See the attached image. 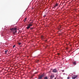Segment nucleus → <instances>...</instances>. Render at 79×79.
<instances>
[{
    "mask_svg": "<svg viewBox=\"0 0 79 79\" xmlns=\"http://www.w3.org/2000/svg\"><path fill=\"white\" fill-rule=\"evenodd\" d=\"M39 61V60H38V61Z\"/></svg>",
    "mask_w": 79,
    "mask_h": 79,
    "instance_id": "22",
    "label": "nucleus"
},
{
    "mask_svg": "<svg viewBox=\"0 0 79 79\" xmlns=\"http://www.w3.org/2000/svg\"><path fill=\"white\" fill-rule=\"evenodd\" d=\"M33 29H34V27H31V28H30V30H32Z\"/></svg>",
    "mask_w": 79,
    "mask_h": 79,
    "instance_id": "12",
    "label": "nucleus"
},
{
    "mask_svg": "<svg viewBox=\"0 0 79 79\" xmlns=\"http://www.w3.org/2000/svg\"><path fill=\"white\" fill-rule=\"evenodd\" d=\"M67 79H69V77H68L67 78Z\"/></svg>",
    "mask_w": 79,
    "mask_h": 79,
    "instance_id": "18",
    "label": "nucleus"
},
{
    "mask_svg": "<svg viewBox=\"0 0 79 79\" xmlns=\"http://www.w3.org/2000/svg\"><path fill=\"white\" fill-rule=\"evenodd\" d=\"M52 72L53 73H57V70H56V69H55L53 70Z\"/></svg>",
    "mask_w": 79,
    "mask_h": 79,
    "instance_id": "4",
    "label": "nucleus"
},
{
    "mask_svg": "<svg viewBox=\"0 0 79 79\" xmlns=\"http://www.w3.org/2000/svg\"><path fill=\"white\" fill-rule=\"evenodd\" d=\"M44 79H48L47 77H44Z\"/></svg>",
    "mask_w": 79,
    "mask_h": 79,
    "instance_id": "10",
    "label": "nucleus"
},
{
    "mask_svg": "<svg viewBox=\"0 0 79 79\" xmlns=\"http://www.w3.org/2000/svg\"><path fill=\"white\" fill-rule=\"evenodd\" d=\"M55 6L56 7V6H58V4L56 3L55 5Z\"/></svg>",
    "mask_w": 79,
    "mask_h": 79,
    "instance_id": "8",
    "label": "nucleus"
},
{
    "mask_svg": "<svg viewBox=\"0 0 79 79\" xmlns=\"http://www.w3.org/2000/svg\"><path fill=\"white\" fill-rule=\"evenodd\" d=\"M10 31L12 32L13 34H15V33H16V32H17V29L16 27L13 28H12L10 29Z\"/></svg>",
    "mask_w": 79,
    "mask_h": 79,
    "instance_id": "1",
    "label": "nucleus"
},
{
    "mask_svg": "<svg viewBox=\"0 0 79 79\" xmlns=\"http://www.w3.org/2000/svg\"><path fill=\"white\" fill-rule=\"evenodd\" d=\"M54 6V8H56V7L55 6Z\"/></svg>",
    "mask_w": 79,
    "mask_h": 79,
    "instance_id": "19",
    "label": "nucleus"
},
{
    "mask_svg": "<svg viewBox=\"0 0 79 79\" xmlns=\"http://www.w3.org/2000/svg\"><path fill=\"white\" fill-rule=\"evenodd\" d=\"M8 52V50H6V51H5V53H6V52Z\"/></svg>",
    "mask_w": 79,
    "mask_h": 79,
    "instance_id": "13",
    "label": "nucleus"
},
{
    "mask_svg": "<svg viewBox=\"0 0 79 79\" xmlns=\"http://www.w3.org/2000/svg\"><path fill=\"white\" fill-rule=\"evenodd\" d=\"M46 17V15H45L43 16L44 18H45Z\"/></svg>",
    "mask_w": 79,
    "mask_h": 79,
    "instance_id": "14",
    "label": "nucleus"
},
{
    "mask_svg": "<svg viewBox=\"0 0 79 79\" xmlns=\"http://www.w3.org/2000/svg\"><path fill=\"white\" fill-rule=\"evenodd\" d=\"M77 77V75H74L72 77V79H75Z\"/></svg>",
    "mask_w": 79,
    "mask_h": 79,
    "instance_id": "5",
    "label": "nucleus"
},
{
    "mask_svg": "<svg viewBox=\"0 0 79 79\" xmlns=\"http://www.w3.org/2000/svg\"><path fill=\"white\" fill-rule=\"evenodd\" d=\"M55 79H56V78L55 77Z\"/></svg>",
    "mask_w": 79,
    "mask_h": 79,
    "instance_id": "23",
    "label": "nucleus"
},
{
    "mask_svg": "<svg viewBox=\"0 0 79 79\" xmlns=\"http://www.w3.org/2000/svg\"><path fill=\"white\" fill-rule=\"evenodd\" d=\"M21 43H18V44L19 45H21Z\"/></svg>",
    "mask_w": 79,
    "mask_h": 79,
    "instance_id": "11",
    "label": "nucleus"
},
{
    "mask_svg": "<svg viewBox=\"0 0 79 79\" xmlns=\"http://www.w3.org/2000/svg\"><path fill=\"white\" fill-rule=\"evenodd\" d=\"M54 77H55V76H54V75H52L50 76V78L51 79H53Z\"/></svg>",
    "mask_w": 79,
    "mask_h": 79,
    "instance_id": "6",
    "label": "nucleus"
},
{
    "mask_svg": "<svg viewBox=\"0 0 79 79\" xmlns=\"http://www.w3.org/2000/svg\"><path fill=\"white\" fill-rule=\"evenodd\" d=\"M66 49H68V48H67Z\"/></svg>",
    "mask_w": 79,
    "mask_h": 79,
    "instance_id": "21",
    "label": "nucleus"
},
{
    "mask_svg": "<svg viewBox=\"0 0 79 79\" xmlns=\"http://www.w3.org/2000/svg\"><path fill=\"white\" fill-rule=\"evenodd\" d=\"M73 64H76V61H74V62H73Z\"/></svg>",
    "mask_w": 79,
    "mask_h": 79,
    "instance_id": "9",
    "label": "nucleus"
},
{
    "mask_svg": "<svg viewBox=\"0 0 79 79\" xmlns=\"http://www.w3.org/2000/svg\"><path fill=\"white\" fill-rule=\"evenodd\" d=\"M44 76V74H42L41 75L39 76L38 79H41L42 78V77Z\"/></svg>",
    "mask_w": 79,
    "mask_h": 79,
    "instance_id": "2",
    "label": "nucleus"
},
{
    "mask_svg": "<svg viewBox=\"0 0 79 79\" xmlns=\"http://www.w3.org/2000/svg\"><path fill=\"white\" fill-rule=\"evenodd\" d=\"M27 19V18H25V19H25L26 20V19Z\"/></svg>",
    "mask_w": 79,
    "mask_h": 79,
    "instance_id": "20",
    "label": "nucleus"
},
{
    "mask_svg": "<svg viewBox=\"0 0 79 79\" xmlns=\"http://www.w3.org/2000/svg\"><path fill=\"white\" fill-rule=\"evenodd\" d=\"M32 23H33V22H32L30 23L28 25V26H29L30 27L31 26H32V25H33Z\"/></svg>",
    "mask_w": 79,
    "mask_h": 79,
    "instance_id": "3",
    "label": "nucleus"
},
{
    "mask_svg": "<svg viewBox=\"0 0 79 79\" xmlns=\"http://www.w3.org/2000/svg\"><path fill=\"white\" fill-rule=\"evenodd\" d=\"M38 73V72H35V74H37V73Z\"/></svg>",
    "mask_w": 79,
    "mask_h": 79,
    "instance_id": "16",
    "label": "nucleus"
},
{
    "mask_svg": "<svg viewBox=\"0 0 79 79\" xmlns=\"http://www.w3.org/2000/svg\"><path fill=\"white\" fill-rule=\"evenodd\" d=\"M16 47V46L15 45H14L13 46V48H15Z\"/></svg>",
    "mask_w": 79,
    "mask_h": 79,
    "instance_id": "15",
    "label": "nucleus"
},
{
    "mask_svg": "<svg viewBox=\"0 0 79 79\" xmlns=\"http://www.w3.org/2000/svg\"><path fill=\"white\" fill-rule=\"evenodd\" d=\"M26 20H25V19H24V22H26Z\"/></svg>",
    "mask_w": 79,
    "mask_h": 79,
    "instance_id": "17",
    "label": "nucleus"
},
{
    "mask_svg": "<svg viewBox=\"0 0 79 79\" xmlns=\"http://www.w3.org/2000/svg\"><path fill=\"white\" fill-rule=\"evenodd\" d=\"M30 27H30V26H29V25H28V26H27V27H26V28L27 29H29V28H30Z\"/></svg>",
    "mask_w": 79,
    "mask_h": 79,
    "instance_id": "7",
    "label": "nucleus"
}]
</instances>
